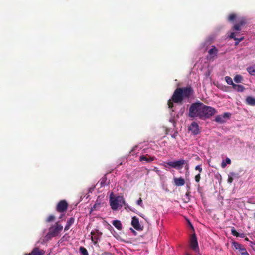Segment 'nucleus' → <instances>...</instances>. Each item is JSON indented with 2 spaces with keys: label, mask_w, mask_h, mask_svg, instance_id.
Wrapping results in <instances>:
<instances>
[{
  "label": "nucleus",
  "mask_w": 255,
  "mask_h": 255,
  "mask_svg": "<svg viewBox=\"0 0 255 255\" xmlns=\"http://www.w3.org/2000/svg\"><path fill=\"white\" fill-rule=\"evenodd\" d=\"M241 26L238 25V24H235L232 27V29L233 31H239L241 30Z\"/></svg>",
  "instance_id": "obj_29"
},
{
  "label": "nucleus",
  "mask_w": 255,
  "mask_h": 255,
  "mask_svg": "<svg viewBox=\"0 0 255 255\" xmlns=\"http://www.w3.org/2000/svg\"><path fill=\"white\" fill-rule=\"evenodd\" d=\"M137 204L140 206L141 207H143V203H142V200L141 198H140L137 201Z\"/></svg>",
  "instance_id": "obj_32"
},
{
  "label": "nucleus",
  "mask_w": 255,
  "mask_h": 255,
  "mask_svg": "<svg viewBox=\"0 0 255 255\" xmlns=\"http://www.w3.org/2000/svg\"><path fill=\"white\" fill-rule=\"evenodd\" d=\"M55 219V217L53 215H50L47 219L46 221L47 222H52V221H54V220Z\"/></svg>",
  "instance_id": "obj_31"
},
{
  "label": "nucleus",
  "mask_w": 255,
  "mask_h": 255,
  "mask_svg": "<svg viewBox=\"0 0 255 255\" xmlns=\"http://www.w3.org/2000/svg\"><path fill=\"white\" fill-rule=\"evenodd\" d=\"M231 162V160L229 158H227L226 159L225 161H222V162L221 163V167L223 168H224L226 166L227 164H230Z\"/></svg>",
  "instance_id": "obj_24"
},
{
  "label": "nucleus",
  "mask_w": 255,
  "mask_h": 255,
  "mask_svg": "<svg viewBox=\"0 0 255 255\" xmlns=\"http://www.w3.org/2000/svg\"><path fill=\"white\" fill-rule=\"evenodd\" d=\"M230 114L229 113H224L222 115H219L216 117L215 121L219 123H223L225 122L229 118Z\"/></svg>",
  "instance_id": "obj_10"
},
{
  "label": "nucleus",
  "mask_w": 255,
  "mask_h": 255,
  "mask_svg": "<svg viewBox=\"0 0 255 255\" xmlns=\"http://www.w3.org/2000/svg\"><path fill=\"white\" fill-rule=\"evenodd\" d=\"M186 163V162L185 161V160L183 159H180L178 161L164 162L162 165L164 166L165 167H167L166 165H168L174 168L180 169L183 166V165Z\"/></svg>",
  "instance_id": "obj_5"
},
{
  "label": "nucleus",
  "mask_w": 255,
  "mask_h": 255,
  "mask_svg": "<svg viewBox=\"0 0 255 255\" xmlns=\"http://www.w3.org/2000/svg\"><path fill=\"white\" fill-rule=\"evenodd\" d=\"M234 33H235V35H236V37L237 36H238L239 35V33L238 32H234Z\"/></svg>",
  "instance_id": "obj_38"
},
{
  "label": "nucleus",
  "mask_w": 255,
  "mask_h": 255,
  "mask_svg": "<svg viewBox=\"0 0 255 255\" xmlns=\"http://www.w3.org/2000/svg\"><path fill=\"white\" fill-rule=\"evenodd\" d=\"M110 204L113 210H117L125 205V201L123 196H114L111 193L110 196Z\"/></svg>",
  "instance_id": "obj_2"
},
{
  "label": "nucleus",
  "mask_w": 255,
  "mask_h": 255,
  "mask_svg": "<svg viewBox=\"0 0 255 255\" xmlns=\"http://www.w3.org/2000/svg\"><path fill=\"white\" fill-rule=\"evenodd\" d=\"M62 230L63 226L60 224L59 222H56L49 229V232L45 236L46 239L48 240L52 237L58 236Z\"/></svg>",
  "instance_id": "obj_4"
},
{
  "label": "nucleus",
  "mask_w": 255,
  "mask_h": 255,
  "mask_svg": "<svg viewBox=\"0 0 255 255\" xmlns=\"http://www.w3.org/2000/svg\"><path fill=\"white\" fill-rule=\"evenodd\" d=\"M231 232H232V234L236 236V237H238L239 236V233L236 231L235 229H232V230H231Z\"/></svg>",
  "instance_id": "obj_33"
},
{
  "label": "nucleus",
  "mask_w": 255,
  "mask_h": 255,
  "mask_svg": "<svg viewBox=\"0 0 255 255\" xmlns=\"http://www.w3.org/2000/svg\"><path fill=\"white\" fill-rule=\"evenodd\" d=\"M242 79H243V77L242 76L237 75L234 77V80L235 82L239 83L241 82Z\"/></svg>",
  "instance_id": "obj_25"
},
{
  "label": "nucleus",
  "mask_w": 255,
  "mask_h": 255,
  "mask_svg": "<svg viewBox=\"0 0 255 255\" xmlns=\"http://www.w3.org/2000/svg\"><path fill=\"white\" fill-rule=\"evenodd\" d=\"M132 226L137 230H142V226L140 224L138 219L136 217H133L131 221Z\"/></svg>",
  "instance_id": "obj_11"
},
{
  "label": "nucleus",
  "mask_w": 255,
  "mask_h": 255,
  "mask_svg": "<svg viewBox=\"0 0 255 255\" xmlns=\"http://www.w3.org/2000/svg\"><path fill=\"white\" fill-rule=\"evenodd\" d=\"M188 130L194 135H197L200 132V128L198 124L193 122L188 127Z\"/></svg>",
  "instance_id": "obj_6"
},
{
  "label": "nucleus",
  "mask_w": 255,
  "mask_h": 255,
  "mask_svg": "<svg viewBox=\"0 0 255 255\" xmlns=\"http://www.w3.org/2000/svg\"><path fill=\"white\" fill-rule=\"evenodd\" d=\"M155 159V157L153 156H151L148 154L145 155L140 156L139 157V161L141 162L145 161L146 163H150L154 161Z\"/></svg>",
  "instance_id": "obj_12"
},
{
  "label": "nucleus",
  "mask_w": 255,
  "mask_h": 255,
  "mask_svg": "<svg viewBox=\"0 0 255 255\" xmlns=\"http://www.w3.org/2000/svg\"><path fill=\"white\" fill-rule=\"evenodd\" d=\"M75 221V219L74 218H71L67 222V224L65 227L64 230L67 231L69 229L71 225H72Z\"/></svg>",
  "instance_id": "obj_18"
},
{
  "label": "nucleus",
  "mask_w": 255,
  "mask_h": 255,
  "mask_svg": "<svg viewBox=\"0 0 255 255\" xmlns=\"http://www.w3.org/2000/svg\"><path fill=\"white\" fill-rule=\"evenodd\" d=\"M238 25L241 27L244 26L246 24V19L244 17H241L238 19L237 23Z\"/></svg>",
  "instance_id": "obj_22"
},
{
  "label": "nucleus",
  "mask_w": 255,
  "mask_h": 255,
  "mask_svg": "<svg viewBox=\"0 0 255 255\" xmlns=\"http://www.w3.org/2000/svg\"><path fill=\"white\" fill-rule=\"evenodd\" d=\"M189 112H215L214 108L205 105L200 101L191 104Z\"/></svg>",
  "instance_id": "obj_3"
},
{
  "label": "nucleus",
  "mask_w": 255,
  "mask_h": 255,
  "mask_svg": "<svg viewBox=\"0 0 255 255\" xmlns=\"http://www.w3.org/2000/svg\"><path fill=\"white\" fill-rule=\"evenodd\" d=\"M104 204V203H102L98 199L96 201V203L94 205L93 207L91 208V211L97 210L101 207V205Z\"/></svg>",
  "instance_id": "obj_17"
},
{
  "label": "nucleus",
  "mask_w": 255,
  "mask_h": 255,
  "mask_svg": "<svg viewBox=\"0 0 255 255\" xmlns=\"http://www.w3.org/2000/svg\"><path fill=\"white\" fill-rule=\"evenodd\" d=\"M218 52V49L215 46H212V48L208 51V53L210 55L212 56V57H214Z\"/></svg>",
  "instance_id": "obj_16"
},
{
  "label": "nucleus",
  "mask_w": 255,
  "mask_h": 255,
  "mask_svg": "<svg viewBox=\"0 0 255 255\" xmlns=\"http://www.w3.org/2000/svg\"><path fill=\"white\" fill-rule=\"evenodd\" d=\"M195 179L197 182H199V181L200 180V173H199L198 174H197V175L195 176Z\"/></svg>",
  "instance_id": "obj_35"
},
{
  "label": "nucleus",
  "mask_w": 255,
  "mask_h": 255,
  "mask_svg": "<svg viewBox=\"0 0 255 255\" xmlns=\"http://www.w3.org/2000/svg\"><path fill=\"white\" fill-rule=\"evenodd\" d=\"M91 234H92V235H94L93 232H91ZM91 239H92V240L93 242H94L95 243H96V242H97V240L98 238H97V237H96V236H92V237H91Z\"/></svg>",
  "instance_id": "obj_34"
},
{
  "label": "nucleus",
  "mask_w": 255,
  "mask_h": 255,
  "mask_svg": "<svg viewBox=\"0 0 255 255\" xmlns=\"http://www.w3.org/2000/svg\"><path fill=\"white\" fill-rule=\"evenodd\" d=\"M68 207V204L65 200L60 201L57 205L56 210L59 212L66 211Z\"/></svg>",
  "instance_id": "obj_9"
},
{
  "label": "nucleus",
  "mask_w": 255,
  "mask_h": 255,
  "mask_svg": "<svg viewBox=\"0 0 255 255\" xmlns=\"http://www.w3.org/2000/svg\"><path fill=\"white\" fill-rule=\"evenodd\" d=\"M195 169L196 170H198L199 172V173H200L201 172H202V169L201 168V165H197L195 167Z\"/></svg>",
  "instance_id": "obj_36"
},
{
  "label": "nucleus",
  "mask_w": 255,
  "mask_h": 255,
  "mask_svg": "<svg viewBox=\"0 0 255 255\" xmlns=\"http://www.w3.org/2000/svg\"><path fill=\"white\" fill-rule=\"evenodd\" d=\"M194 93V90L191 86L177 88L168 101V107L170 109L173 108L174 103L182 105L184 102H189Z\"/></svg>",
  "instance_id": "obj_1"
},
{
  "label": "nucleus",
  "mask_w": 255,
  "mask_h": 255,
  "mask_svg": "<svg viewBox=\"0 0 255 255\" xmlns=\"http://www.w3.org/2000/svg\"><path fill=\"white\" fill-rule=\"evenodd\" d=\"M230 38L233 39L235 41V45L237 46L239 44V43L244 39V36L241 37L240 38L236 37L235 33L231 32L230 36Z\"/></svg>",
  "instance_id": "obj_13"
},
{
  "label": "nucleus",
  "mask_w": 255,
  "mask_h": 255,
  "mask_svg": "<svg viewBox=\"0 0 255 255\" xmlns=\"http://www.w3.org/2000/svg\"><path fill=\"white\" fill-rule=\"evenodd\" d=\"M247 103L250 105H255V98L249 96L246 98Z\"/></svg>",
  "instance_id": "obj_21"
},
{
  "label": "nucleus",
  "mask_w": 255,
  "mask_h": 255,
  "mask_svg": "<svg viewBox=\"0 0 255 255\" xmlns=\"http://www.w3.org/2000/svg\"><path fill=\"white\" fill-rule=\"evenodd\" d=\"M174 181L175 184L177 186H180L184 185L185 184V180L183 178H175L174 179Z\"/></svg>",
  "instance_id": "obj_14"
},
{
  "label": "nucleus",
  "mask_w": 255,
  "mask_h": 255,
  "mask_svg": "<svg viewBox=\"0 0 255 255\" xmlns=\"http://www.w3.org/2000/svg\"><path fill=\"white\" fill-rule=\"evenodd\" d=\"M225 80H226V82L228 84L232 85V86H233V84H234V83L233 82L232 79L230 77L226 76L225 77Z\"/></svg>",
  "instance_id": "obj_28"
},
{
  "label": "nucleus",
  "mask_w": 255,
  "mask_h": 255,
  "mask_svg": "<svg viewBox=\"0 0 255 255\" xmlns=\"http://www.w3.org/2000/svg\"><path fill=\"white\" fill-rule=\"evenodd\" d=\"M232 87L234 90H235L238 92H243L245 89L244 87L241 85H238V84H234L233 85Z\"/></svg>",
  "instance_id": "obj_19"
},
{
  "label": "nucleus",
  "mask_w": 255,
  "mask_h": 255,
  "mask_svg": "<svg viewBox=\"0 0 255 255\" xmlns=\"http://www.w3.org/2000/svg\"><path fill=\"white\" fill-rule=\"evenodd\" d=\"M113 225L118 230H121L122 225L119 220H114L112 223Z\"/></svg>",
  "instance_id": "obj_20"
},
{
  "label": "nucleus",
  "mask_w": 255,
  "mask_h": 255,
  "mask_svg": "<svg viewBox=\"0 0 255 255\" xmlns=\"http://www.w3.org/2000/svg\"><path fill=\"white\" fill-rule=\"evenodd\" d=\"M237 18V15L235 13H232L229 15L228 20L229 21H233Z\"/></svg>",
  "instance_id": "obj_26"
},
{
  "label": "nucleus",
  "mask_w": 255,
  "mask_h": 255,
  "mask_svg": "<svg viewBox=\"0 0 255 255\" xmlns=\"http://www.w3.org/2000/svg\"><path fill=\"white\" fill-rule=\"evenodd\" d=\"M241 255H250L247 252L246 249L243 247L239 251Z\"/></svg>",
  "instance_id": "obj_27"
},
{
  "label": "nucleus",
  "mask_w": 255,
  "mask_h": 255,
  "mask_svg": "<svg viewBox=\"0 0 255 255\" xmlns=\"http://www.w3.org/2000/svg\"><path fill=\"white\" fill-rule=\"evenodd\" d=\"M212 113H189L190 117H198L199 118L205 120L206 118H209L212 114Z\"/></svg>",
  "instance_id": "obj_8"
},
{
  "label": "nucleus",
  "mask_w": 255,
  "mask_h": 255,
  "mask_svg": "<svg viewBox=\"0 0 255 255\" xmlns=\"http://www.w3.org/2000/svg\"><path fill=\"white\" fill-rule=\"evenodd\" d=\"M80 251L81 253L82 254H83V255H89L87 250L83 247H81L80 248Z\"/></svg>",
  "instance_id": "obj_30"
},
{
  "label": "nucleus",
  "mask_w": 255,
  "mask_h": 255,
  "mask_svg": "<svg viewBox=\"0 0 255 255\" xmlns=\"http://www.w3.org/2000/svg\"><path fill=\"white\" fill-rule=\"evenodd\" d=\"M44 252L42 250H39L36 248L33 249L32 252L29 254L30 255H43Z\"/></svg>",
  "instance_id": "obj_15"
},
{
  "label": "nucleus",
  "mask_w": 255,
  "mask_h": 255,
  "mask_svg": "<svg viewBox=\"0 0 255 255\" xmlns=\"http://www.w3.org/2000/svg\"><path fill=\"white\" fill-rule=\"evenodd\" d=\"M191 248L195 252H199L198 244L197 238L195 233L192 235L190 238Z\"/></svg>",
  "instance_id": "obj_7"
},
{
  "label": "nucleus",
  "mask_w": 255,
  "mask_h": 255,
  "mask_svg": "<svg viewBox=\"0 0 255 255\" xmlns=\"http://www.w3.org/2000/svg\"><path fill=\"white\" fill-rule=\"evenodd\" d=\"M254 218H255V212L254 213Z\"/></svg>",
  "instance_id": "obj_39"
},
{
  "label": "nucleus",
  "mask_w": 255,
  "mask_h": 255,
  "mask_svg": "<svg viewBox=\"0 0 255 255\" xmlns=\"http://www.w3.org/2000/svg\"><path fill=\"white\" fill-rule=\"evenodd\" d=\"M233 181V178L231 177V176H229L228 177V182L229 183H231Z\"/></svg>",
  "instance_id": "obj_37"
},
{
  "label": "nucleus",
  "mask_w": 255,
  "mask_h": 255,
  "mask_svg": "<svg viewBox=\"0 0 255 255\" xmlns=\"http://www.w3.org/2000/svg\"><path fill=\"white\" fill-rule=\"evenodd\" d=\"M232 245L236 250H238L239 251L243 247L242 245L236 242H232Z\"/></svg>",
  "instance_id": "obj_23"
}]
</instances>
